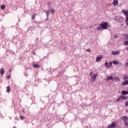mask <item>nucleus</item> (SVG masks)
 <instances>
[{
    "instance_id": "1",
    "label": "nucleus",
    "mask_w": 128,
    "mask_h": 128,
    "mask_svg": "<svg viewBox=\"0 0 128 128\" xmlns=\"http://www.w3.org/2000/svg\"><path fill=\"white\" fill-rule=\"evenodd\" d=\"M110 26H108V22H102L99 26L96 28L98 30H108V28Z\"/></svg>"
},
{
    "instance_id": "2",
    "label": "nucleus",
    "mask_w": 128,
    "mask_h": 128,
    "mask_svg": "<svg viewBox=\"0 0 128 128\" xmlns=\"http://www.w3.org/2000/svg\"><path fill=\"white\" fill-rule=\"evenodd\" d=\"M90 76L92 78L91 82H96V76H98V74H94V72H91L90 74Z\"/></svg>"
},
{
    "instance_id": "3",
    "label": "nucleus",
    "mask_w": 128,
    "mask_h": 128,
    "mask_svg": "<svg viewBox=\"0 0 128 128\" xmlns=\"http://www.w3.org/2000/svg\"><path fill=\"white\" fill-rule=\"evenodd\" d=\"M128 97L126 96H119L116 100V102H121L122 100H128Z\"/></svg>"
},
{
    "instance_id": "4",
    "label": "nucleus",
    "mask_w": 128,
    "mask_h": 128,
    "mask_svg": "<svg viewBox=\"0 0 128 128\" xmlns=\"http://www.w3.org/2000/svg\"><path fill=\"white\" fill-rule=\"evenodd\" d=\"M122 12L124 13V16H126V22H128V10H123L122 11Z\"/></svg>"
},
{
    "instance_id": "5",
    "label": "nucleus",
    "mask_w": 128,
    "mask_h": 128,
    "mask_svg": "<svg viewBox=\"0 0 128 128\" xmlns=\"http://www.w3.org/2000/svg\"><path fill=\"white\" fill-rule=\"evenodd\" d=\"M104 58V56L100 55L99 56H98L96 58V62H100L101 60H102Z\"/></svg>"
},
{
    "instance_id": "6",
    "label": "nucleus",
    "mask_w": 128,
    "mask_h": 128,
    "mask_svg": "<svg viewBox=\"0 0 128 128\" xmlns=\"http://www.w3.org/2000/svg\"><path fill=\"white\" fill-rule=\"evenodd\" d=\"M116 126V122H112L110 124H109L108 128H114Z\"/></svg>"
},
{
    "instance_id": "7",
    "label": "nucleus",
    "mask_w": 128,
    "mask_h": 128,
    "mask_svg": "<svg viewBox=\"0 0 128 128\" xmlns=\"http://www.w3.org/2000/svg\"><path fill=\"white\" fill-rule=\"evenodd\" d=\"M112 62H110L108 64V62H105V66L106 68H112Z\"/></svg>"
},
{
    "instance_id": "8",
    "label": "nucleus",
    "mask_w": 128,
    "mask_h": 128,
    "mask_svg": "<svg viewBox=\"0 0 128 128\" xmlns=\"http://www.w3.org/2000/svg\"><path fill=\"white\" fill-rule=\"evenodd\" d=\"M120 53V51H118V50L114 51V50H113L112 52V54L113 56H118Z\"/></svg>"
},
{
    "instance_id": "9",
    "label": "nucleus",
    "mask_w": 128,
    "mask_h": 128,
    "mask_svg": "<svg viewBox=\"0 0 128 128\" xmlns=\"http://www.w3.org/2000/svg\"><path fill=\"white\" fill-rule=\"evenodd\" d=\"M106 80L108 81V80H114V77L110 76L106 77Z\"/></svg>"
},
{
    "instance_id": "10",
    "label": "nucleus",
    "mask_w": 128,
    "mask_h": 128,
    "mask_svg": "<svg viewBox=\"0 0 128 128\" xmlns=\"http://www.w3.org/2000/svg\"><path fill=\"white\" fill-rule=\"evenodd\" d=\"M122 118L124 122H127V120H128V116H123L122 118Z\"/></svg>"
},
{
    "instance_id": "11",
    "label": "nucleus",
    "mask_w": 128,
    "mask_h": 128,
    "mask_svg": "<svg viewBox=\"0 0 128 128\" xmlns=\"http://www.w3.org/2000/svg\"><path fill=\"white\" fill-rule=\"evenodd\" d=\"M113 5L114 6H118V0H114L113 1Z\"/></svg>"
},
{
    "instance_id": "12",
    "label": "nucleus",
    "mask_w": 128,
    "mask_h": 128,
    "mask_svg": "<svg viewBox=\"0 0 128 128\" xmlns=\"http://www.w3.org/2000/svg\"><path fill=\"white\" fill-rule=\"evenodd\" d=\"M4 74V70L2 68L0 70V74H1V76H3Z\"/></svg>"
},
{
    "instance_id": "13",
    "label": "nucleus",
    "mask_w": 128,
    "mask_h": 128,
    "mask_svg": "<svg viewBox=\"0 0 128 128\" xmlns=\"http://www.w3.org/2000/svg\"><path fill=\"white\" fill-rule=\"evenodd\" d=\"M122 94L123 96H125V94H128V91L122 90Z\"/></svg>"
},
{
    "instance_id": "14",
    "label": "nucleus",
    "mask_w": 128,
    "mask_h": 128,
    "mask_svg": "<svg viewBox=\"0 0 128 128\" xmlns=\"http://www.w3.org/2000/svg\"><path fill=\"white\" fill-rule=\"evenodd\" d=\"M128 84V80H126L124 82H122V86H126Z\"/></svg>"
},
{
    "instance_id": "15",
    "label": "nucleus",
    "mask_w": 128,
    "mask_h": 128,
    "mask_svg": "<svg viewBox=\"0 0 128 128\" xmlns=\"http://www.w3.org/2000/svg\"><path fill=\"white\" fill-rule=\"evenodd\" d=\"M114 80H116V82H120V78H118V77H114Z\"/></svg>"
},
{
    "instance_id": "16",
    "label": "nucleus",
    "mask_w": 128,
    "mask_h": 128,
    "mask_svg": "<svg viewBox=\"0 0 128 128\" xmlns=\"http://www.w3.org/2000/svg\"><path fill=\"white\" fill-rule=\"evenodd\" d=\"M6 89H7L6 90L7 92H10V86H8Z\"/></svg>"
},
{
    "instance_id": "17",
    "label": "nucleus",
    "mask_w": 128,
    "mask_h": 128,
    "mask_svg": "<svg viewBox=\"0 0 128 128\" xmlns=\"http://www.w3.org/2000/svg\"><path fill=\"white\" fill-rule=\"evenodd\" d=\"M34 68H40V66L38 64H33Z\"/></svg>"
},
{
    "instance_id": "18",
    "label": "nucleus",
    "mask_w": 128,
    "mask_h": 128,
    "mask_svg": "<svg viewBox=\"0 0 128 128\" xmlns=\"http://www.w3.org/2000/svg\"><path fill=\"white\" fill-rule=\"evenodd\" d=\"M112 63L114 64H118V62L116 60L113 61Z\"/></svg>"
},
{
    "instance_id": "19",
    "label": "nucleus",
    "mask_w": 128,
    "mask_h": 128,
    "mask_svg": "<svg viewBox=\"0 0 128 128\" xmlns=\"http://www.w3.org/2000/svg\"><path fill=\"white\" fill-rule=\"evenodd\" d=\"M2 10H4L6 8V6L5 5H2L0 6Z\"/></svg>"
},
{
    "instance_id": "20",
    "label": "nucleus",
    "mask_w": 128,
    "mask_h": 128,
    "mask_svg": "<svg viewBox=\"0 0 128 128\" xmlns=\"http://www.w3.org/2000/svg\"><path fill=\"white\" fill-rule=\"evenodd\" d=\"M124 46H128V41H124Z\"/></svg>"
},
{
    "instance_id": "21",
    "label": "nucleus",
    "mask_w": 128,
    "mask_h": 128,
    "mask_svg": "<svg viewBox=\"0 0 128 128\" xmlns=\"http://www.w3.org/2000/svg\"><path fill=\"white\" fill-rule=\"evenodd\" d=\"M124 80H128V76H124L123 77Z\"/></svg>"
},
{
    "instance_id": "22",
    "label": "nucleus",
    "mask_w": 128,
    "mask_h": 128,
    "mask_svg": "<svg viewBox=\"0 0 128 128\" xmlns=\"http://www.w3.org/2000/svg\"><path fill=\"white\" fill-rule=\"evenodd\" d=\"M124 125L126 126H128V121L124 122Z\"/></svg>"
},
{
    "instance_id": "23",
    "label": "nucleus",
    "mask_w": 128,
    "mask_h": 128,
    "mask_svg": "<svg viewBox=\"0 0 128 128\" xmlns=\"http://www.w3.org/2000/svg\"><path fill=\"white\" fill-rule=\"evenodd\" d=\"M54 12H56V10L52 8V10H51V12H52V14H54Z\"/></svg>"
},
{
    "instance_id": "24",
    "label": "nucleus",
    "mask_w": 128,
    "mask_h": 128,
    "mask_svg": "<svg viewBox=\"0 0 128 128\" xmlns=\"http://www.w3.org/2000/svg\"><path fill=\"white\" fill-rule=\"evenodd\" d=\"M36 14H33V16H32V20H34V18H36Z\"/></svg>"
},
{
    "instance_id": "25",
    "label": "nucleus",
    "mask_w": 128,
    "mask_h": 128,
    "mask_svg": "<svg viewBox=\"0 0 128 128\" xmlns=\"http://www.w3.org/2000/svg\"><path fill=\"white\" fill-rule=\"evenodd\" d=\"M20 118L22 120H24V116H20Z\"/></svg>"
},
{
    "instance_id": "26",
    "label": "nucleus",
    "mask_w": 128,
    "mask_h": 128,
    "mask_svg": "<svg viewBox=\"0 0 128 128\" xmlns=\"http://www.w3.org/2000/svg\"><path fill=\"white\" fill-rule=\"evenodd\" d=\"M46 14L47 16H48V14H50V13L48 12V11H46Z\"/></svg>"
},
{
    "instance_id": "27",
    "label": "nucleus",
    "mask_w": 128,
    "mask_h": 128,
    "mask_svg": "<svg viewBox=\"0 0 128 128\" xmlns=\"http://www.w3.org/2000/svg\"><path fill=\"white\" fill-rule=\"evenodd\" d=\"M125 106H128V101H126L125 102Z\"/></svg>"
},
{
    "instance_id": "28",
    "label": "nucleus",
    "mask_w": 128,
    "mask_h": 128,
    "mask_svg": "<svg viewBox=\"0 0 128 128\" xmlns=\"http://www.w3.org/2000/svg\"><path fill=\"white\" fill-rule=\"evenodd\" d=\"M10 75H8L7 76H6V78H8V79H10Z\"/></svg>"
},
{
    "instance_id": "29",
    "label": "nucleus",
    "mask_w": 128,
    "mask_h": 128,
    "mask_svg": "<svg viewBox=\"0 0 128 128\" xmlns=\"http://www.w3.org/2000/svg\"><path fill=\"white\" fill-rule=\"evenodd\" d=\"M86 52H90V49H87L86 50Z\"/></svg>"
},
{
    "instance_id": "30",
    "label": "nucleus",
    "mask_w": 128,
    "mask_h": 128,
    "mask_svg": "<svg viewBox=\"0 0 128 128\" xmlns=\"http://www.w3.org/2000/svg\"><path fill=\"white\" fill-rule=\"evenodd\" d=\"M114 38H118V36H117V35H114Z\"/></svg>"
},
{
    "instance_id": "31",
    "label": "nucleus",
    "mask_w": 128,
    "mask_h": 128,
    "mask_svg": "<svg viewBox=\"0 0 128 128\" xmlns=\"http://www.w3.org/2000/svg\"><path fill=\"white\" fill-rule=\"evenodd\" d=\"M9 72L11 73L12 72V69H10L9 70Z\"/></svg>"
},
{
    "instance_id": "32",
    "label": "nucleus",
    "mask_w": 128,
    "mask_h": 128,
    "mask_svg": "<svg viewBox=\"0 0 128 128\" xmlns=\"http://www.w3.org/2000/svg\"><path fill=\"white\" fill-rule=\"evenodd\" d=\"M13 128H16V126H13Z\"/></svg>"
},
{
    "instance_id": "33",
    "label": "nucleus",
    "mask_w": 128,
    "mask_h": 128,
    "mask_svg": "<svg viewBox=\"0 0 128 128\" xmlns=\"http://www.w3.org/2000/svg\"><path fill=\"white\" fill-rule=\"evenodd\" d=\"M126 24L128 26V22L126 23Z\"/></svg>"
},
{
    "instance_id": "34",
    "label": "nucleus",
    "mask_w": 128,
    "mask_h": 128,
    "mask_svg": "<svg viewBox=\"0 0 128 128\" xmlns=\"http://www.w3.org/2000/svg\"><path fill=\"white\" fill-rule=\"evenodd\" d=\"M127 38H128V36H127Z\"/></svg>"
}]
</instances>
